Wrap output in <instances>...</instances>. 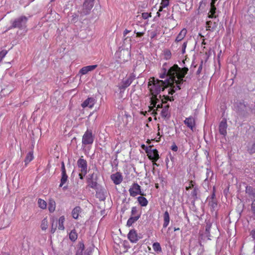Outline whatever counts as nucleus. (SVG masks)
I'll list each match as a JSON object with an SVG mask.
<instances>
[{
  "instance_id": "22",
  "label": "nucleus",
  "mask_w": 255,
  "mask_h": 255,
  "mask_svg": "<svg viewBox=\"0 0 255 255\" xmlns=\"http://www.w3.org/2000/svg\"><path fill=\"white\" fill-rule=\"evenodd\" d=\"M97 65H89L83 67L79 71V74L81 75H85L89 72L92 71L97 67Z\"/></svg>"
},
{
  "instance_id": "30",
  "label": "nucleus",
  "mask_w": 255,
  "mask_h": 255,
  "mask_svg": "<svg viewBox=\"0 0 255 255\" xmlns=\"http://www.w3.org/2000/svg\"><path fill=\"white\" fill-rule=\"evenodd\" d=\"M216 26L217 24L214 22H212L211 21H208L206 22V27L208 30L213 31Z\"/></svg>"
},
{
  "instance_id": "4",
  "label": "nucleus",
  "mask_w": 255,
  "mask_h": 255,
  "mask_svg": "<svg viewBox=\"0 0 255 255\" xmlns=\"http://www.w3.org/2000/svg\"><path fill=\"white\" fill-rule=\"evenodd\" d=\"M28 18L25 16H21L12 22L10 29L18 28H22L26 26V23L27 21Z\"/></svg>"
},
{
  "instance_id": "64",
  "label": "nucleus",
  "mask_w": 255,
  "mask_h": 255,
  "mask_svg": "<svg viewBox=\"0 0 255 255\" xmlns=\"http://www.w3.org/2000/svg\"><path fill=\"white\" fill-rule=\"evenodd\" d=\"M55 230H56V228H52V229H51V232H52V233H54V232H55Z\"/></svg>"
},
{
  "instance_id": "32",
  "label": "nucleus",
  "mask_w": 255,
  "mask_h": 255,
  "mask_svg": "<svg viewBox=\"0 0 255 255\" xmlns=\"http://www.w3.org/2000/svg\"><path fill=\"white\" fill-rule=\"evenodd\" d=\"M216 10V8L215 5H211V8L208 13V17L210 18L216 17V15H215Z\"/></svg>"
},
{
  "instance_id": "47",
  "label": "nucleus",
  "mask_w": 255,
  "mask_h": 255,
  "mask_svg": "<svg viewBox=\"0 0 255 255\" xmlns=\"http://www.w3.org/2000/svg\"><path fill=\"white\" fill-rule=\"evenodd\" d=\"M151 15L150 13H149L148 12H143V13H142V17L144 19H146L148 17H151Z\"/></svg>"
},
{
  "instance_id": "9",
  "label": "nucleus",
  "mask_w": 255,
  "mask_h": 255,
  "mask_svg": "<svg viewBox=\"0 0 255 255\" xmlns=\"http://www.w3.org/2000/svg\"><path fill=\"white\" fill-rule=\"evenodd\" d=\"M170 70V68L169 69L167 67V65L166 63H165L162 66V73L160 75V78L161 79L165 78H166V79L165 81H169V84L171 82H173L174 80H175L174 78H172V77H170L169 75V71Z\"/></svg>"
},
{
  "instance_id": "16",
  "label": "nucleus",
  "mask_w": 255,
  "mask_h": 255,
  "mask_svg": "<svg viewBox=\"0 0 255 255\" xmlns=\"http://www.w3.org/2000/svg\"><path fill=\"white\" fill-rule=\"evenodd\" d=\"M176 78H175V80L168 84V86H171V84L174 83H176V85L174 86L173 88H170L168 90V94L170 95H173L176 90L180 89V85L183 83H181V80H176Z\"/></svg>"
},
{
  "instance_id": "35",
  "label": "nucleus",
  "mask_w": 255,
  "mask_h": 255,
  "mask_svg": "<svg viewBox=\"0 0 255 255\" xmlns=\"http://www.w3.org/2000/svg\"><path fill=\"white\" fill-rule=\"evenodd\" d=\"M65 221V217L64 216H61L58 220V229L60 230H64L65 227L64 226V223Z\"/></svg>"
},
{
  "instance_id": "63",
  "label": "nucleus",
  "mask_w": 255,
  "mask_h": 255,
  "mask_svg": "<svg viewBox=\"0 0 255 255\" xmlns=\"http://www.w3.org/2000/svg\"><path fill=\"white\" fill-rule=\"evenodd\" d=\"M163 8H164V7H162V6H161V5H160V8H159V10H158V11H159V12L161 11L162 10V9H163Z\"/></svg>"
},
{
  "instance_id": "62",
  "label": "nucleus",
  "mask_w": 255,
  "mask_h": 255,
  "mask_svg": "<svg viewBox=\"0 0 255 255\" xmlns=\"http://www.w3.org/2000/svg\"><path fill=\"white\" fill-rule=\"evenodd\" d=\"M217 0H212L211 5H215V3H216Z\"/></svg>"
},
{
  "instance_id": "57",
  "label": "nucleus",
  "mask_w": 255,
  "mask_h": 255,
  "mask_svg": "<svg viewBox=\"0 0 255 255\" xmlns=\"http://www.w3.org/2000/svg\"><path fill=\"white\" fill-rule=\"evenodd\" d=\"M86 174H85L84 172H81L79 174V178L81 179H83L84 177L86 175Z\"/></svg>"
},
{
  "instance_id": "37",
  "label": "nucleus",
  "mask_w": 255,
  "mask_h": 255,
  "mask_svg": "<svg viewBox=\"0 0 255 255\" xmlns=\"http://www.w3.org/2000/svg\"><path fill=\"white\" fill-rule=\"evenodd\" d=\"M152 248H153V250L157 253H160L162 251V249L160 246V245L158 242L154 243L153 244Z\"/></svg>"
},
{
  "instance_id": "41",
  "label": "nucleus",
  "mask_w": 255,
  "mask_h": 255,
  "mask_svg": "<svg viewBox=\"0 0 255 255\" xmlns=\"http://www.w3.org/2000/svg\"><path fill=\"white\" fill-rule=\"evenodd\" d=\"M157 100V99H155V98H152L151 99V100H150V102H151V105L153 106V107H156V100ZM162 108V104H158L156 106V108L157 109H158V108Z\"/></svg>"
},
{
  "instance_id": "2",
  "label": "nucleus",
  "mask_w": 255,
  "mask_h": 255,
  "mask_svg": "<svg viewBox=\"0 0 255 255\" xmlns=\"http://www.w3.org/2000/svg\"><path fill=\"white\" fill-rule=\"evenodd\" d=\"M188 71L187 68L184 67L182 69L179 68L177 65H174L170 67L169 72V75L172 78H177L178 80H181V83L183 82V78L187 74Z\"/></svg>"
},
{
  "instance_id": "15",
  "label": "nucleus",
  "mask_w": 255,
  "mask_h": 255,
  "mask_svg": "<svg viewBox=\"0 0 255 255\" xmlns=\"http://www.w3.org/2000/svg\"><path fill=\"white\" fill-rule=\"evenodd\" d=\"M67 180L68 176L66 174L64 163V162H62L61 163V178L59 187H62L64 184L66 183Z\"/></svg>"
},
{
  "instance_id": "36",
  "label": "nucleus",
  "mask_w": 255,
  "mask_h": 255,
  "mask_svg": "<svg viewBox=\"0 0 255 255\" xmlns=\"http://www.w3.org/2000/svg\"><path fill=\"white\" fill-rule=\"evenodd\" d=\"M55 207H56L55 202L52 199L50 200L49 202V205H48V210H49V212L51 213L53 212L55 210Z\"/></svg>"
},
{
  "instance_id": "55",
  "label": "nucleus",
  "mask_w": 255,
  "mask_h": 255,
  "mask_svg": "<svg viewBox=\"0 0 255 255\" xmlns=\"http://www.w3.org/2000/svg\"><path fill=\"white\" fill-rule=\"evenodd\" d=\"M252 210L254 214L255 215V202H253L252 204Z\"/></svg>"
},
{
  "instance_id": "45",
  "label": "nucleus",
  "mask_w": 255,
  "mask_h": 255,
  "mask_svg": "<svg viewBox=\"0 0 255 255\" xmlns=\"http://www.w3.org/2000/svg\"><path fill=\"white\" fill-rule=\"evenodd\" d=\"M7 53L6 50H3L0 52V62L2 61V59L5 57Z\"/></svg>"
},
{
  "instance_id": "46",
  "label": "nucleus",
  "mask_w": 255,
  "mask_h": 255,
  "mask_svg": "<svg viewBox=\"0 0 255 255\" xmlns=\"http://www.w3.org/2000/svg\"><path fill=\"white\" fill-rule=\"evenodd\" d=\"M169 0H162L160 5L162 7H166L169 5Z\"/></svg>"
},
{
  "instance_id": "19",
  "label": "nucleus",
  "mask_w": 255,
  "mask_h": 255,
  "mask_svg": "<svg viewBox=\"0 0 255 255\" xmlns=\"http://www.w3.org/2000/svg\"><path fill=\"white\" fill-rule=\"evenodd\" d=\"M96 103V100L95 98L91 97L88 98L81 104V106L85 108L86 107H89V108H92Z\"/></svg>"
},
{
  "instance_id": "52",
  "label": "nucleus",
  "mask_w": 255,
  "mask_h": 255,
  "mask_svg": "<svg viewBox=\"0 0 255 255\" xmlns=\"http://www.w3.org/2000/svg\"><path fill=\"white\" fill-rule=\"evenodd\" d=\"M250 235L252 237V238L255 240V229L252 230L250 233Z\"/></svg>"
},
{
  "instance_id": "60",
  "label": "nucleus",
  "mask_w": 255,
  "mask_h": 255,
  "mask_svg": "<svg viewBox=\"0 0 255 255\" xmlns=\"http://www.w3.org/2000/svg\"><path fill=\"white\" fill-rule=\"evenodd\" d=\"M129 32H130V30H128V29H126L124 31V36H125L127 34H128Z\"/></svg>"
},
{
  "instance_id": "6",
  "label": "nucleus",
  "mask_w": 255,
  "mask_h": 255,
  "mask_svg": "<svg viewBox=\"0 0 255 255\" xmlns=\"http://www.w3.org/2000/svg\"><path fill=\"white\" fill-rule=\"evenodd\" d=\"M115 56L120 59V63H125L128 60L130 56V52L128 49H122L116 52Z\"/></svg>"
},
{
  "instance_id": "50",
  "label": "nucleus",
  "mask_w": 255,
  "mask_h": 255,
  "mask_svg": "<svg viewBox=\"0 0 255 255\" xmlns=\"http://www.w3.org/2000/svg\"><path fill=\"white\" fill-rule=\"evenodd\" d=\"M195 183L193 181L189 182V186L186 187V190H189L191 188H194Z\"/></svg>"
},
{
  "instance_id": "53",
  "label": "nucleus",
  "mask_w": 255,
  "mask_h": 255,
  "mask_svg": "<svg viewBox=\"0 0 255 255\" xmlns=\"http://www.w3.org/2000/svg\"><path fill=\"white\" fill-rule=\"evenodd\" d=\"M215 197H216V195H215V187H213V192H212V194L211 195V200H216L215 199Z\"/></svg>"
},
{
  "instance_id": "51",
  "label": "nucleus",
  "mask_w": 255,
  "mask_h": 255,
  "mask_svg": "<svg viewBox=\"0 0 255 255\" xmlns=\"http://www.w3.org/2000/svg\"><path fill=\"white\" fill-rule=\"evenodd\" d=\"M187 42L186 41V42H184L183 43V44H182V53L183 54H184L185 52V49H186V48L187 47Z\"/></svg>"
},
{
  "instance_id": "29",
  "label": "nucleus",
  "mask_w": 255,
  "mask_h": 255,
  "mask_svg": "<svg viewBox=\"0 0 255 255\" xmlns=\"http://www.w3.org/2000/svg\"><path fill=\"white\" fill-rule=\"evenodd\" d=\"M137 201L138 203L141 206L145 207L148 204L147 200L144 197L139 196L137 198Z\"/></svg>"
},
{
  "instance_id": "5",
  "label": "nucleus",
  "mask_w": 255,
  "mask_h": 255,
  "mask_svg": "<svg viewBox=\"0 0 255 255\" xmlns=\"http://www.w3.org/2000/svg\"><path fill=\"white\" fill-rule=\"evenodd\" d=\"M234 108L239 116H245L247 113V108L243 101L235 103Z\"/></svg>"
},
{
  "instance_id": "39",
  "label": "nucleus",
  "mask_w": 255,
  "mask_h": 255,
  "mask_svg": "<svg viewBox=\"0 0 255 255\" xmlns=\"http://www.w3.org/2000/svg\"><path fill=\"white\" fill-rule=\"evenodd\" d=\"M213 172L210 169L207 168L206 178L205 179L204 181L206 182L207 181H208V179H211L213 177Z\"/></svg>"
},
{
  "instance_id": "17",
  "label": "nucleus",
  "mask_w": 255,
  "mask_h": 255,
  "mask_svg": "<svg viewBox=\"0 0 255 255\" xmlns=\"http://www.w3.org/2000/svg\"><path fill=\"white\" fill-rule=\"evenodd\" d=\"M227 123L226 119H223L220 123L219 130L221 134L225 136L227 135Z\"/></svg>"
},
{
  "instance_id": "40",
  "label": "nucleus",
  "mask_w": 255,
  "mask_h": 255,
  "mask_svg": "<svg viewBox=\"0 0 255 255\" xmlns=\"http://www.w3.org/2000/svg\"><path fill=\"white\" fill-rule=\"evenodd\" d=\"M211 228V224H206L205 235H206V236L208 237V240H211V239L209 238L210 237V231Z\"/></svg>"
},
{
  "instance_id": "33",
  "label": "nucleus",
  "mask_w": 255,
  "mask_h": 255,
  "mask_svg": "<svg viewBox=\"0 0 255 255\" xmlns=\"http://www.w3.org/2000/svg\"><path fill=\"white\" fill-rule=\"evenodd\" d=\"M33 151H29L26 155L24 160L25 165H27L33 159Z\"/></svg>"
},
{
  "instance_id": "34",
  "label": "nucleus",
  "mask_w": 255,
  "mask_h": 255,
  "mask_svg": "<svg viewBox=\"0 0 255 255\" xmlns=\"http://www.w3.org/2000/svg\"><path fill=\"white\" fill-rule=\"evenodd\" d=\"M247 150L250 154L255 153V142H251L248 144Z\"/></svg>"
},
{
  "instance_id": "8",
  "label": "nucleus",
  "mask_w": 255,
  "mask_h": 255,
  "mask_svg": "<svg viewBox=\"0 0 255 255\" xmlns=\"http://www.w3.org/2000/svg\"><path fill=\"white\" fill-rule=\"evenodd\" d=\"M94 136L91 130L87 129L82 137V144L84 145L91 144L94 142Z\"/></svg>"
},
{
  "instance_id": "18",
  "label": "nucleus",
  "mask_w": 255,
  "mask_h": 255,
  "mask_svg": "<svg viewBox=\"0 0 255 255\" xmlns=\"http://www.w3.org/2000/svg\"><path fill=\"white\" fill-rule=\"evenodd\" d=\"M128 237L130 242L136 243L139 240L137 234L135 230H131L128 235Z\"/></svg>"
},
{
  "instance_id": "26",
  "label": "nucleus",
  "mask_w": 255,
  "mask_h": 255,
  "mask_svg": "<svg viewBox=\"0 0 255 255\" xmlns=\"http://www.w3.org/2000/svg\"><path fill=\"white\" fill-rule=\"evenodd\" d=\"M140 217V214H137L136 216L131 217L128 219L127 222V226L128 227H130L132 225L135 223L136 221H137L139 218Z\"/></svg>"
},
{
  "instance_id": "27",
  "label": "nucleus",
  "mask_w": 255,
  "mask_h": 255,
  "mask_svg": "<svg viewBox=\"0 0 255 255\" xmlns=\"http://www.w3.org/2000/svg\"><path fill=\"white\" fill-rule=\"evenodd\" d=\"M82 212V209L79 206L75 207L72 211V217L75 219H77L79 217L80 213Z\"/></svg>"
},
{
  "instance_id": "21",
  "label": "nucleus",
  "mask_w": 255,
  "mask_h": 255,
  "mask_svg": "<svg viewBox=\"0 0 255 255\" xmlns=\"http://www.w3.org/2000/svg\"><path fill=\"white\" fill-rule=\"evenodd\" d=\"M95 0H85L83 4V8L85 9L84 11L85 14L88 13L89 11L92 9L94 5V1Z\"/></svg>"
},
{
  "instance_id": "12",
  "label": "nucleus",
  "mask_w": 255,
  "mask_h": 255,
  "mask_svg": "<svg viewBox=\"0 0 255 255\" xmlns=\"http://www.w3.org/2000/svg\"><path fill=\"white\" fill-rule=\"evenodd\" d=\"M246 196L249 200L255 202V188L250 186H247L246 188Z\"/></svg>"
},
{
  "instance_id": "43",
  "label": "nucleus",
  "mask_w": 255,
  "mask_h": 255,
  "mask_svg": "<svg viewBox=\"0 0 255 255\" xmlns=\"http://www.w3.org/2000/svg\"><path fill=\"white\" fill-rule=\"evenodd\" d=\"M209 205L213 209L217 207V203L216 200H211L210 201H209Z\"/></svg>"
},
{
  "instance_id": "28",
  "label": "nucleus",
  "mask_w": 255,
  "mask_h": 255,
  "mask_svg": "<svg viewBox=\"0 0 255 255\" xmlns=\"http://www.w3.org/2000/svg\"><path fill=\"white\" fill-rule=\"evenodd\" d=\"M164 223L163 224V227L165 228L169 225L170 217L168 212L166 211L164 212L163 215Z\"/></svg>"
},
{
  "instance_id": "56",
  "label": "nucleus",
  "mask_w": 255,
  "mask_h": 255,
  "mask_svg": "<svg viewBox=\"0 0 255 255\" xmlns=\"http://www.w3.org/2000/svg\"><path fill=\"white\" fill-rule=\"evenodd\" d=\"M144 32H136V37H138L142 36L144 35Z\"/></svg>"
},
{
  "instance_id": "7",
  "label": "nucleus",
  "mask_w": 255,
  "mask_h": 255,
  "mask_svg": "<svg viewBox=\"0 0 255 255\" xmlns=\"http://www.w3.org/2000/svg\"><path fill=\"white\" fill-rule=\"evenodd\" d=\"M145 152L147 153L148 157L152 161H156L159 158V156L158 151L156 149H151V147H146L144 149Z\"/></svg>"
},
{
  "instance_id": "3",
  "label": "nucleus",
  "mask_w": 255,
  "mask_h": 255,
  "mask_svg": "<svg viewBox=\"0 0 255 255\" xmlns=\"http://www.w3.org/2000/svg\"><path fill=\"white\" fill-rule=\"evenodd\" d=\"M135 75L132 73L123 78L118 86L119 89L125 90L130 85L133 81L135 79Z\"/></svg>"
},
{
  "instance_id": "13",
  "label": "nucleus",
  "mask_w": 255,
  "mask_h": 255,
  "mask_svg": "<svg viewBox=\"0 0 255 255\" xmlns=\"http://www.w3.org/2000/svg\"><path fill=\"white\" fill-rule=\"evenodd\" d=\"M77 166L80 169L81 172H84L85 174L87 173V162L82 156L77 161Z\"/></svg>"
},
{
  "instance_id": "54",
  "label": "nucleus",
  "mask_w": 255,
  "mask_h": 255,
  "mask_svg": "<svg viewBox=\"0 0 255 255\" xmlns=\"http://www.w3.org/2000/svg\"><path fill=\"white\" fill-rule=\"evenodd\" d=\"M171 149L174 151H177L178 150V147L175 144L172 145Z\"/></svg>"
},
{
  "instance_id": "59",
  "label": "nucleus",
  "mask_w": 255,
  "mask_h": 255,
  "mask_svg": "<svg viewBox=\"0 0 255 255\" xmlns=\"http://www.w3.org/2000/svg\"><path fill=\"white\" fill-rule=\"evenodd\" d=\"M202 69V65H200V66L199 67L198 69V70L197 71V74H199L201 71Z\"/></svg>"
},
{
  "instance_id": "10",
  "label": "nucleus",
  "mask_w": 255,
  "mask_h": 255,
  "mask_svg": "<svg viewBox=\"0 0 255 255\" xmlns=\"http://www.w3.org/2000/svg\"><path fill=\"white\" fill-rule=\"evenodd\" d=\"M128 191L130 195L132 197H135L137 195H143L141 191V187L137 183L132 184Z\"/></svg>"
},
{
  "instance_id": "31",
  "label": "nucleus",
  "mask_w": 255,
  "mask_h": 255,
  "mask_svg": "<svg viewBox=\"0 0 255 255\" xmlns=\"http://www.w3.org/2000/svg\"><path fill=\"white\" fill-rule=\"evenodd\" d=\"M70 240L72 242H75L78 238L77 233L75 229L72 230L69 234Z\"/></svg>"
},
{
  "instance_id": "38",
  "label": "nucleus",
  "mask_w": 255,
  "mask_h": 255,
  "mask_svg": "<svg viewBox=\"0 0 255 255\" xmlns=\"http://www.w3.org/2000/svg\"><path fill=\"white\" fill-rule=\"evenodd\" d=\"M38 204L39 208L42 209H45L47 207V203L46 201L41 199H38Z\"/></svg>"
},
{
  "instance_id": "23",
  "label": "nucleus",
  "mask_w": 255,
  "mask_h": 255,
  "mask_svg": "<svg viewBox=\"0 0 255 255\" xmlns=\"http://www.w3.org/2000/svg\"><path fill=\"white\" fill-rule=\"evenodd\" d=\"M85 247L83 243H79L78 248L77 250L76 255H90L91 253L86 251L84 253Z\"/></svg>"
},
{
  "instance_id": "14",
  "label": "nucleus",
  "mask_w": 255,
  "mask_h": 255,
  "mask_svg": "<svg viewBox=\"0 0 255 255\" xmlns=\"http://www.w3.org/2000/svg\"><path fill=\"white\" fill-rule=\"evenodd\" d=\"M184 124L192 131H194L195 128V120L192 116H190L188 118H185L184 121Z\"/></svg>"
},
{
  "instance_id": "25",
  "label": "nucleus",
  "mask_w": 255,
  "mask_h": 255,
  "mask_svg": "<svg viewBox=\"0 0 255 255\" xmlns=\"http://www.w3.org/2000/svg\"><path fill=\"white\" fill-rule=\"evenodd\" d=\"M169 106L166 105L164 106L161 112V116L164 119H168L170 117V114L168 111Z\"/></svg>"
},
{
  "instance_id": "11",
  "label": "nucleus",
  "mask_w": 255,
  "mask_h": 255,
  "mask_svg": "<svg viewBox=\"0 0 255 255\" xmlns=\"http://www.w3.org/2000/svg\"><path fill=\"white\" fill-rule=\"evenodd\" d=\"M97 175L94 173L88 175L87 183L88 185L93 189H95L97 186Z\"/></svg>"
},
{
  "instance_id": "20",
  "label": "nucleus",
  "mask_w": 255,
  "mask_h": 255,
  "mask_svg": "<svg viewBox=\"0 0 255 255\" xmlns=\"http://www.w3.org/2000/svg\"><path fill=\"white\" fill-rule=\"evenodd\" d=\"M111 178L116 185L120 184L123 181V176L120 172L113 174L111 176Z\"/></svg>"
},
{
  "instance_id": "1",
  "label": "nucleus",
  "mask_w": 255,
  "mask_h": 255,
  "mask_svg": "<svg viewBox=\"0 0 255 255\" xmlns=\"http://www.w3.org/2000/svg\"><path fill=\"white\" fill-rule=\"evenodd\" d=\"M169 82L168 81H163L158 79L155 80L154 78H151L148 82V88L152 95V98L156 99L157 95L168 86Z\"/></svg>"
},
{
  "instance_id": "42",
  "label": "nucleus",
  "mask_w": 255,
  "mask_h": 255,
  "mask_svg": "<svg viewBox=\"0 0 255 255\" xmlns=\"http://www.w3.org/2000/svg\"><path fill=\"white\" fill-rule=\"evenodd\" d=\"M48 227V221L46 219H44L41 224V228L42 230L45 231Z\"/></svg>"
},
{
  "instance_id": "44",
  "label": "nucleus",
  "mask_w": 255,
  "mask_h": 255,
  "mask_svg": "<svg viewBox=\"0 0 255 255\" xmlns=\"http://www.w3.org/2000/svg\"><path fill=\"white\" fill-rule=\"evenodd\" d=\"M137 214H139L138 213L137 208L136 207H132L131 211V215L132 216H134L137 215Z\"/></svg>"
},
{
  "instance_id": "58",
  "label": "nucleus",
  "mask_w": 255,
  "mask_h": 255,
  "mask_svg": "<svg viewBox=\"0 0 255 255\" xmlns=\"http://www.w3.org/2000/svg\"><path fill=\"white\" fill-rule=\"evenodd\" d=\"M165 99L166 100H168V101H172L174 100V99L173 98V97H169V96H165Z\"/></svg>"
},
{
  "instance_id": "49",
  "label": "nucleus",
  "mask_w": 255,
  "mask_h": 255,
  "mask_svg": "<svg viewBox=\"0 0 255 255\" xmlns=\"http://www.w3.org/2000/svg\"><path fill=\"white\" fill-rule=\"evenodd\" d=\"M197 194V188L196 187H194L193 190L191 192V195L193 197H196Z\"/></svg>"
},
{
  "instance_id": "61",
  "label": "nucleus",
  "mask_w": 255,
  "mask_h": 255,
  "mask_svg": "<svg viewBox=\"0 0 255 255\" xmlns=\"http://www.w3.org/2000/svg\"><path fill=\"white\" fill-rule=\"evenodd\" d=\"M252 41L253 44L255 46V36L253 38Z\"/></svg>"
},
{
  "instance_id": "24",
  "label": "nucleus",
  "mask_w": 255,
  "mask_h": 255,
  "mask_svg": "<svg viewBox=\"0 0 255 255\" xmlns=\"http://www.w3.org/2000/svg\"><path fill=\"white\" fill-rule=\"evenodd\" d=\"M187 31L186 29H185V28L182 29L180 31L179 33L178 34V35L177 36L175 41L176 42H179L181 41L185 37V36L187 34Z\"/></svg>"
},
{
  "instance_id": "48",
  "label": "nucleus",
  "mask_w": 255,
  "mask_h": 255,
  "mask_svg": "<svg viewBox=\"0 0 255 255\" xmlns=\"http://www.w3.org/2000/svg\"><path fill=\"white\" fill-rule=\"evenodd\" d=\"M164 55H165V58L166 60H168L170 58L171 56V53L170 51L167 50L165 52Z\"/></svg>"
}]
</instances>
